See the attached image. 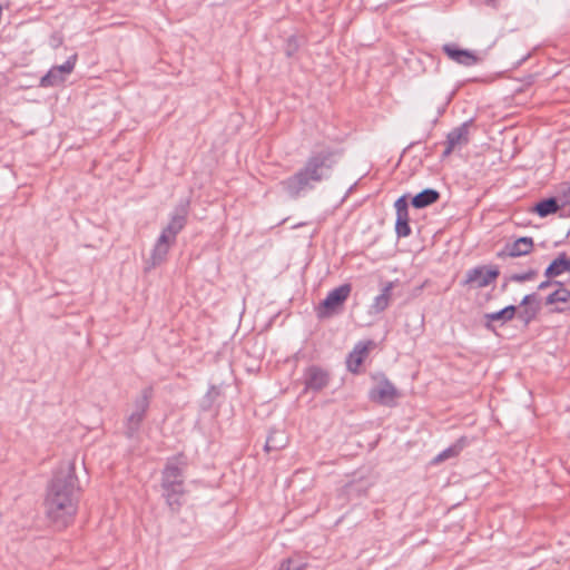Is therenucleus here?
Instances as JSON below:
<instances>
[{"instance_id":"nucleus-1","label":"nucleus","mask_w":570,"mask_h":570,"mask_svg":"<svg viewBox=\"0 0 570 570\" xmlns=\"http://www.w3.org/2000/svg\"><path fill=\"white\" fill-rule=\"evenodd\" d=\"M79 491L73 462H62L53 472L45 499L47 517L56 529L62 530L72 522Z\"/></svg>"},{"instance_id":"nucleus-2","label":"nucleus","mask_w":570,"mask_h":570,"mask_svg":"<svg viewBox=\"0 0 570 570\" xmlns=\"http://www.w3.org/2000/svg\"><path fill=\"white\" fill-rule=\"evenodd\" d=\"M341 153L331 147L313 151L304 166L294 175L281 181L291 198H298L304 191L314 189L316 184L331 177Z\"/></svg>"},{"instance_id":"nucleus-3","label":"nucleus","mask_w":570,"mask_h":570,"mask_svg":"<svg viewBox=\"0 0 570 570\" xmlns=\"http://www.w3.org/2000/svg\"><path fill=\"white\" fill-rule=\"evenodd\" d=\"M184 466L183 455L168 460L161 476V487L166 502L171 511H178L181 507L184 491Z\"/></svg>"},{"instance_id":"nucleus-4","label":"nucleus","mask_w":570,"mask_h":570,"mask_svg":"<svg viewBox=\"0 0 570 570\" xmlns=\"http://www.w3.org/2000/svg\"><path fill=\"white\" fill-rule=\"evenodd\" d=\"M153 397V387L147 386L141 390L140 395L134 402V411L127 416L125 422V435L134 438L146 416Z\"/></svg>"},{"instance_id":"nucleus-5","label":"nucleus","mask_w":570,"mask_h":570,"mask_svg":"<svg viewBox=\"0 0 570 570\" xmlns=\"http://www.w3.org/2000/svg\"><path fill=\"white\" fill-rule=\"evenodd\" d=\"M351 292L352 285L350 283L342 284L330 291L317 308V316L320 318H326L341 312Z\"/></svg>"},{"instance_id":"nucleus-6","label":"nucleus","mask_w":570,"mask_h":570,"mask_svg":"<svg viewBox=\"0 0 570 570\" xmlns=\"http://www.w3.org/2000/svg\"><path fill=\"white\" fill-rule=\"evenodd\" d=\"M499 275L500 271L497 266H476L466 271L465 277L462 281V285H468L474 288L487 287L492 284L499 277Z\"/></svg>"},{"instance_id":"nucleus-7","label":"nucleus","mask_w":570,"mask_h":570,"mask_svg":"<svg viewBox=\"0 0 570 570\" xmlns=\"http://www.w3.org/2000/svg\"><path fill=\"white\" fill-rule=\"evenodd\" d=\"M331 381V374L327 370L311 365L305 368L303 374L304 392L318 393L324 390Z\"/></svg>"},{"instance_id":"nucleus-8","label":"nucleus","mask_w":570,"mask_h":570,"mask_svg":"<svg viewBox=\"0 0 570 570\" xmlns=\"http://www.w3.org/2000/svg\"><path fill=\"white\" fill-rule=\"evenodd\" d=\"M400 396L399 391L384 375H382L377 384L370 390L368 397L371 401L382 405L392 406L395 399Z\"/></svg>"},{"instance_id":"nucleus-9","label":"nucleus","mask_w":570,"mask_h":570,"mask_svg":"<svg viewBox=\"0 0 570 570\" xmlns=\"http://www.w3.org/2000/svg\"><path fill=\"white\" fill-rule=\"evenodd\" d=\"M188 202L180 203L176 206L174 213L170 216V220L165 228H163L160 235H165L167 239L176 243L177 235L185 228L188 216Z\"/></svg>"},{"instance_id":"nucleus-10","label":"nucleus","mask_w":570,"mask_h":570,"mask_svg":"<svg viewBox=\"0 0 570 570\" xmlns=\"http://www.w3.org/2000/svg\"><path fill=\"white\" fill-rule=\"evenodd\" d=\"M472 125V120H466L461 124L459 127L453 128L446 136L445 140V149L443 150L442 157L445 158L451 155V153L469 144L470 141V127Z\"/></svg>"},{"instance_id":"nucleus-11","label":"nucleus","mask_w":570,"mask_h":570,"mask_svg":"<svg viewBox=\"0 0 570 570\" xmlns=\"http://www.w3.org/2000/svg\"><path fill=\"white\" fill-rule=\"evenodd\" d=\"M534 242L532 237L523 236L519 237L512 243H507L501 252L498 253V257H520L528 255L532 252Z\"/></svg>"},{"instance_id":"nucleus-12","label":"nucleus","mask_w":570,"mask_h":570,"mask_svg":"<svg viewBox=\"0 0 570 570\" xmlns=\"http://www.w3.org/2000/svg\"><path fill=\"white\" fill-rule=\"evenodd\" d=\"M558 288L546 298L547 305H554L553 312L562 313L570 309V291L561 283L554 282Z\"/></svg>"},{"instance_id":"nucleus-13","label":"nucleus","mask_w":570,"mask_h":570,"mask_svg":"<svg viewBox=\"0 0 570 570\" xmlns=\"http://www.w3.org/2000/svg\"><path fill=\"white\" fill-rule=\"evenodd\" d=\"M443 51L446 53V56L455 61L456 63L463 65V66H473L479 62V58L474 55V52L466 50V49H460L454 45L446 43L442 47Z\"/></svg>"},{"instance_id":"nucleus-14","label":"nucleus","mask_w":570,"mask_h":570,"mask_svg":"<svg viewBox=\"0 0 570 570\" xmlns=\"http://www.w3.org/2000/svg\"><path fill=\"white\" fill-rule=\"evenodd\" d=\"M373 345L372 341L367 342H358L353 351L348 354L346 360V365L350 372L357 373L358 367L363 363L364 358L366 357L370 347Z\"/></svg>"},{"instance_id":"nucleus-15","label":"nucleus","mask_w":570,"mask_h":570,"mask_svg":"<svg viewBox=\"0 0 570 570\" xmlns=\"http://www.w3.org/2000/svg\"><path fill=\"white\" fill-rule=\"evenodd\" d=\"M517 315V306L514 305H508L505 306L504 308L498 311V312H492V313H487L484 314V327L489 331H492L494 332L495 331V326H494V322H501V324H505L507 322L513 320Z\"/></svg>"},{"instance_id":"nucleus-16","label":"nucleus","mask_w":570,"mask_h":570,"mask_svg":"<svg viewBox=\"0 0 570 570\" xmlns=\"http://www.w3.org/2000/svg\"><path fill=\"white\" fill-rule=\"evenodd\" d=\"M537 295L528 294L521 301V306H524L522 311L517 314V317L527 326L529 325L538 315L540 311L539 303H535Z\"/></svg>"},{"instance_id":"nucleus-17","label":"nucleus","mask_w":570,"mask_h":570,"mask_svg":"<svg viewBox=\"0 0 570 570\" xmlns=\"http://www.w3.org/2000/svg\"><path fill=\"white\" fill-rule=\"evenodd\" d=\"M175 243L167 239L165 235H159L150 255L151 266L155 267L166 261L167 254Z\"/></svg>"},{"instance_id":"nucleus-18","label":"nucleus","mask_w":570,"mask_h":570,"mask_svg":"<svg viewBox=\"0 0 570 570\" xmlns=\"http://www.w3.org/2000/svg\"><path fill=\"white\" fill-rule=\"evenodd\" d=\"M566 272L570 273V258L567 256L566 253H561L546 268L544 276L547 278H553Z\"/></svg>"},{"instance_id":"nucleus-19","label":"nucleus","mask_w":570,"mask_h":570,"mask_svg":"<svg viewBox=\"0 0 570 570\" xmlns=\"http://www.w3.org/2000/svg\"><path fill=\"white\" fill-rule=\"evenodd\" d=\"M440 199V193L433 188H425L419 194H416L411 204L414 208L421 209L425 208Z\"/></svg>"},{"instance_id":"nucleus-20","label":"nucleus","mask_w":570,"mask_h":570,"mask_svg":"<svg viewBox=\"0 0 570 570\" xmlns=\"http://www.w3.org/2000/svg\"><path fill=\"white\" fill-rule=\"evenodd\" d=\"M469 444V441L465 436H461L448 449L443 450L439 453L434 459L433 463H441L448 459L458 456L461 451Z\"/></svg>"},{"instance_id":"nucleus-21","label":"nucleus","mask_w":570,"mask_h":570,"mask_svg":"<svg viewBox=\"0 0 570 570\" xmlns=\"http://www.w3.org/2000/svg\"><path fill=\"white\" fill-rule=\"evenodd\" d=\"M392 288L393 284L391 282L383 287L382 293L374 298L371 305L372 313L379 314L389 307Z\"/></svg>"},{"instance_id":"nucleus-22","label":"nucleus","mask_w":570,"mask_h":570,"mask_svg":"<svg viewBox=\"0 0 570 570\" xmlns=\"http://www.w3.org/2000/svg\"><path fill=\"white\" fill-rule=\"evenodd\" d=\"M286 444H287V438L285 436V434L283 432L271 431V433L268 434V436L266 439L264 450L266 452L278 451V450L285 448Z\"/></svg>"},{"instance_id":"nucleus-23","label":"nucleus","mask_w":570,"mask_h":570,"mask_svg":"<svg viewBox=\"0 0 570 570\" xmlns=\"http://www.w3.org/2000/svg\"><path fill=\"white\" fill-rule=\"evenodd\" d=\"M559 209L558 200L554 197L544 198L535 204L534 212L540 217H547L551 214L557 213Z\"/></svg>"},{"instance_id":"nucleus-24","label":"nucleus","mask_w":570,"mask_h":570,"mask_svg":"<svg viewBox=\"0 0 570 570\" xmlns=\"http://www.w3.org/2000/svg\"><path fill=\"white\" fill-rule=\"evenodd\" d=\"M65 77L52 67L43 77L40 79V86L43 88L59 86L65 81Z\"/></svg>"},{"instance_id":"nucleus-25","label":"nucleus","mask_w":570,"mask_h":570,"mask_svg":"<svg viewBox=\"0 0 570 570\" xmlns=\"http://www.w3.org/2000/svg\"><path fill=\"white\" fill-rule=\"evenodd\" d=\"M410 216L409 215H396L395 233L399 237H407L411 235Z\"/></svg>"},{"instance_id":"nucleus-26","label":"nucleus","mask_w":570,"mask_h":570,"mask_svg":"<svg viewBox=\"0 0 570 570\" xmlns=\"http://www.w3.org/2000/svg\"><path fill=\"white\" fill-rule=\"evenodd\" d=\"M537 275H538V272L535 269L531 268L524 273L512 274L511 276L508 277V281L523 283L527 281L534 279L537 277Z\"/></svg>"},{"instance_id":"nucleus-27","label":"nucleus","mask_w":570,"mask_h":570,"mask_svg":"<svg viewBox=\"0 0 570 570\" xmlns=\"http://www.w3.org/2000/svg\"><path fill=\"white\" fill-rule=\"evenodd\" d=\"M76 61H77V55H72L71 57L68 58V60L65 63H62L60 66H55V69L58 71V73H61L66 78V75H69L72 72Z\"/></svg>"},{"instance_id":"nucleus-28","label":"nucleus","mask_w":570,"mask_h":570,"mask_svg":"<svg viewBox=\"0 0 570 570\" xmlns=\"http://www.w3.org/2000/svg\"><path fill=\"white\" fill-rule=\"evenodd\" d=\"M298 41L297 39L292 36L287 39L286 41V45H285V55L288 57V58H292L298 50Z\"/></svg>"},{"instance_id":"nucleus-29","label":"nucleus","mask_w":570,"mask_h":570,"mask_svg":"<svg viewBox=\"0 0 570 570\" xmlns=\"http://www.w3.org/2000/svg\"><path fill=\"white\" fill-rule=\"evenodd\" d=\"M396 215H409V205L405 196H401L394 204Z\"/></svg>"},{"instance_id":"nucleus-30","label":"nucleus","mask_w":570,"mask_h":570,"mask_svg":"<svg viewBox=\"0 0 570 570\" xmlns=\"http://www.w3.org/2000/svg\"><path fill=\"white\" fill-rule=\"evenodd\" d=\"M302 564L293 559L284 560L278 570H301Z\"/></svg>"},{"instance_id":"nucleus-31","label":"nucleus","mask_w":570,"mask_h":570,"mask_svg":"<svg viewBox=\"0 0 570 570\" xmlns=\"http://www.w3.org/2000/svg\"><path fill=\"white\" fill-rule=\"evenodd\" d=\"M553 283L549 279L544 281V282H541L538 286V289L542 291V289H546L548 288L550 285H552Z\"/></svg>"},{"instance_id":"nucleus-32","label":"nucleus","mask_w":570,"mask_h":570,"mask_svg":"<svg viewBox=\"0 0 570 570\" xmlns=\"http://www.w3.org/2000/svg\"><path fill=\"white\" fill-rule=\"evenodd\" d=\"M487 4L495 7L499 2V0H485Z\"/></svg>"},{"instance_id":"nucleus-33","label":"nucleus","mask_w":570,"mask_h":570,"mask_svg":"<svg viewBox=\"0 0 570 570\" xmlns=\"http://www.w3.org/2000/svg\"><path fill=\"white\" fill-rule=\"evenodd\" d=\"M508 278H505L504 283L502 284V291H505L507 286H508Z\"/></svg>"}]
</instances>
